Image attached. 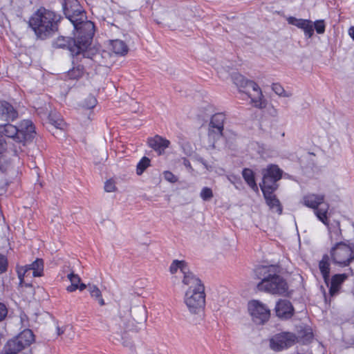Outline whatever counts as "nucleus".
I'll return each mask as SVG.
<instances>
[{"label":"nucleus","instance_id":"nucleus-1","mask_svg":"<svg viewBox=\"0 0 354 354\" xmlns=\"http://www.w3.org/2000/svg\"><path fill=\"white\" fill-rule=\"evenodd\" d=\"M84 28L74 27V37L59 36L53 41L55 48L68 49L73 56V64L82 58H88L90 47L95 34V25L86 23Z\"/></svg>","mask_w":354,"mask_h":354},{"label":"nucleus","instance_id":"nucleus-2","mask_svg":"<svg viewBox=\"0 0 354 354\" xmlns=\"http://www.w3.org/2000/svg\"><path fill=\"white\" fill-rule=\"evenodd\" d=\"M281 268L278 264L257 265L252 271L253 278L259 280L257 288L259 291L281 295L288 289L285 279L280 275Z\"/></svg>","mask_w":354,"mask_h":354},{"label":"nucleus","instance_id":"nucleus-3","mask_svg":"<svg viewBox=\"0 0 354 354\" xmlns=\"http://www.w3.org/2000/svg\"><path fill=\"white\" fill-rule=\"evenodd\" d=\"M62 19L60 13L41 6L30 17L28 26L37 39L44 40L58 31Z\"/></svg>","mask_w":354,"mask_h":354},{"label":"nucleus","instance_id":"nucleus-4","mask_svg":"<svg viewBox=\"0 0 354 354\" xmlns=\"http://www.w3.org/2000/svg\"><path fill=\"white\" fill-rule=\"evenodd\" d=\"M183 283L188 286L184 297V303L192 314L203 313L205 306V287L201 280L195 275H186Z\"/></svg>","mask_w":354,"mask_h":354},{"label":"nucleus","instance_id":"nucleus-5","mask_svg":"<svg viewBox=\"0 0 354 354\" xmlns=\"http://www.w3.org/2000/svg\"><path fill=\"white\" fill-rule=\"evenodd\" d=\"M331 262L339 268L349 266L354 261V243L350 241H339L331 247Z\"/></svg>","mask_w":354,"mask_h":354},{"label":"nucleus","instance_id":"nucleus-6","mask_svg":"<svg viewBox=\"0 0 354 354\" xmlns=\"http://www.w3.org/2000/svg\"><path fill=\"white\" fill-rule=\"evenodd\" d=\"M234 84L237 86L239 91L245 93L251 100L252 104L257 108L263 107V94L261 88L254 81L246 79L239 73H234L232 75Z\"/></svg>","mask_w":354,"mask_h":354},{"label":"nucleus","instance_id":"nucleus-7","mask_svg":"<svg viewBox=\"0 0 354 354\" xmlns=\"http://www.w3.org/2000/svg\"><path fill=\"white\" fill-rule=\"evenodd\" d=\"M63 10L66 17L69 19L74 27L84 28L86 23L95 25L87 19L86 12L78 0H63Z\"/></svg>","mask_w":354,"mask_h":354},{"label":"nucleus","instance_id":"nucleus-8","mask_svg":"<svg viewBox=\"0 0 354 354\" xmlns=\"http://www.w3.org/2000/svg\"><path fill=\"white\" fill-rule=\"evenodd\" d=\"M303 204L312 209L318 220L322 223L326 222V214H328L329 204L325 202L324 194H308L302 198Z\"/></svg>","mask_w":354,"mask_h":354},{"label":"nucleus","instance_id":"nucleus-9","mask_svg":"<svg viewBox=\"0 0 354 354\" xmlns=\"http://www.w3.org/2000/svg\"><path fill=\"white\" fill-rule=\"evenodd\" d=\"M32 331L25 329L5 344L2 354H17L28 347L35 340Z\"/></svg>","mask_w":354,"mask_h":354},{"label":"nucleus","instance_id":"nucleus-10","mask_svg":"<svg viewBox=\"0 0 354 354\" xmlns=\"http://www.w3.org/2000/svg\"><path fill=\"white\" fill-rule=\"evenodd\" d=\"M248 312L251 319L256 325H264L271 315L268 306L258 299H252L248 302Z\"/></svg>","mask_w":354,"mask_h":354},{"label":"nucleus","instance_id":"nucleus-11","mask_svg":"<svg viewBox=\"0 0 354 354\" xmlns=\"http://www.w3.org/2000/svg\"><path fill=\"white\" fill-rule=\"evenodd\" d=\"M44 261L41 258H37L32 263L25 266H17V272L19 279V283L23 286H30V284L26 283L25 278L30 274L32 277H40L44 275Z\"/></svg>","mask_w":354,"mask_h":354},{"label":"nucleus","instance_id":"nucleus-12","mask_svg":"<svg viewBox=\"0 0 354 354\" xmlns=\"http://www.w3.org/2000/svg\"><path fill=\"white\" fill-rule=\"evenodd\" d=\"M225 115L223 113H217L211 118L208 128V140L212 148L216 147V143L223 136L224 122Z\"/></svg>","mask_w":354,"mask_h":354},{"label":"nucleus","instance_id":"nucleus-13","mask_svg":"<svg viewBox=\"0 0 354 354\" xmlns=\"http://www.w3.org/2000/svg\"><path fill=\"white\" fill-rule=\"evenodd\" d=\"M262 182L260 183L261 189H268L270 187L278 189L277 182L282 178L283 170L277 165L270 164L262 170Z\"/></svg>","mask_w":354,"mask_h":354},{"label":"nucleus","instance_id":"nucleus-14","mask_svg":"<svg viewBox=\"0 0 354 354\" xmlns=\"http://www.w3.org/2000/svg\"><path fill=\"white\" fill-rule=\"evenodd\" d=\"M297 336L291 332H281L273 335L269 340L270 347L274 351H281L293 346Z\"/></svg>","mask_w":354,"mask_h":354},{"label":"nucleus","instance_id":"nucleus-15","mask_svg":"<svg viewBox=\"0 0 354 354\" xmlns=\"http://www.w3.org/2000/svg\"><path fill=\"white\" fill-rule=\"evenodd\" d=\"M19 143L24 146L26 142L31 141L35 134V127L30 120H23L19 124Z\"/></svg>","mask_w":354,"mask_h":354},{"label":"nucleus","instance_id":"nucleus-16","mask_svg":"<svg viewBox=\"0 0 354 354\" xmlns=\"http://www.w3.org/2000/svg\"><path fill=\"white\" fill-rule=\"evenodd\" d=\"M276 315L281 319H290L295 313L292 303L287 299H279L275 306Z\"/></svg>","mask_w":354,"mask_h":354},{"label":"nucleus","instance_id":"nucleus-17","mask_svg":"<svg viewBox=\"0 0 354 354\" xmlns=\"http://www.w3.org/2000/svg\"><path fill=\"white\" fill-rule=\"evenodd\" d=\"M277 189H272L270 187L268 189H261L266 204L269 208L279 214H281L283 212L282 205L277 198L274 192Z\"/></svg>","mask_w":354,"mask_h":354},{"label":"nucleus","instance_id":"nucleus-18","mask_svg":"<svg viewBox=\"0 0 354 354\" xmlns=\"http://www.w3.org/2000/svg\"><path fill=\"white\" fill-rule=\"evenodd\" d=\"M17 110L8 101L0 100V120L5 122H13L17 119Z\"/></svg>","mask_w":354,"mask_h":354},{"label":"nucleus","instance_id":"nucleus-19","mask_svg":"<svg viewBox=\"0 0 354 354\" xmlns=\"http://www.w3.org/2000/svg\"><path fill=\"white\" fill-rule=\"evenodd\" d=\"M348 274L346 273L335 274L329 278L328 285V293L329 295L333 297L337 295L341 289L343 283L347 279Z\"/></svg>","mask_w":354,"mask_h":354},{"label":"nucleus","instance_id":"nucleus-20","mask_svg":"<svg viewBox=\"0 0 354 354\" xmlns=\"http://www.w3.org/2000/svg\"><path fill=\"white\" fill-rule=\"evenodd\" d=\"M147 142L149 147L157 152L158 155L163 154L165 149L168 148L170 145L169 140L159 135L148 138Z\"/></svg>","mask_w":354,"mask_h":354},{"label":"nucleus","instance_id":"nucleus-21","mask_svg":"<svg viewBox=\"0 0 354 354\" xmlns=\"http://www.w3.org/2000/svg\"><path fill=\"white\" fill-rule=\"evenodd\" d=\"M289 24L297 26L304 30L306 37L310 38L314 33V28L312 21L308 19H297L295 17H289L287 19Z\"/></svg>","mask_w":354,"mask_h":354},{"label":"nucleus","instance_id":"nucleus-22","mask_svg":"<svg viewBox=\"0 0 354 354\" xmlns=\"http://www.w3.org/2000/svg\"><path fill=\"white\" fill-rule=\"evenodd\" d=\"M323 224L327 227L329 239L331 242L339 241L342 238V232L339 221L333 220L330 223L328 214H326V222Z\"/></svg>","mask_w":354,"mask_h":354},{"label":"nucleus","instance_id":"nucleus-23","mask_svg":"<svg viewBox=\"0 0 354 354\" xmlns=\"http://www.w3.org/2000/svg\"><path fill=\"white\" fill-rule=\"evenodd\" d=\"M330 254H324L319 262V269L326 285H328L330 273Z\"/></svg>","mask_w":354,"mask_h":354},{"label":"nucleus","instance_id":"nucleus-24","mask_svg":"<svg viewBox=\"0 0 354 354\" xmlns=\"http://www.w3.org/2000/svg\"><path fill=\"white\" fill-rule=\"evenodd\" d=\"M0 133L8 138H12L16 142L19 143V129L17 127L10 123L1 124Z\"/></svg>","mask_w":354,"mask_h":354},{"label":"nucleus","instance_id":"nucleus-25","mask_svg":"<svg viewBox=\"0 0 354 354\" xmlns=\"http://www.w3.org/2000/svg\"><path fill=\"white\" fill-rule=\"evenodd\" d=\"M110 50L115 55L124 56L127 54L129 48L123 41L115 39L110 41Z\"/></svg>","mask_w":354,"mask_h":354},{"label":"nucleus","instance_id":"nucleus-26","mask_svg":"<svg viewBox=\"0 0 354 354\" xmlns=\"http://www.w3.org/2000/svg\"><path fill=\"white\" fill-rule=\"evenodd\" d=\"M242 177L246 184L254 191L258 192L259 188L255 180V174L252 169L244 168L242 171Z\"/></svg>","mask_w":354,"mask_h":354},{"label":"nucleus","instance_id":"nucleus-27","mask_svg":"<svg viewBox=\"0 0 354 354\" xmlns=\"http://www.w3.org/2000/svg\"><path fill=\"white\" fill-rule=\"evenodd\" d=\"M180 270L183 274V278L186 275H194L189 271L187 263L185 261L174 260L169 267V271L171 274H175L178 270Z\"/></svg>","mask_w":354,"mask_h":354},{"label":"nucleus","instance_id":"nucleus-28","mask_svg":"<svg viewBox=\"0 0 354 354\" xmlns=\"http://www.w3.org/2000/svg\"><path fill=\"white\" fill-rule=\"evenodd\" d=\"M19 151L16 147L11 149H7V143L6 140L0 137V157L1 158H8L11 159L12 156L17 157L18 156Z\"/></svg>","mask_w":354,"mask_h":354},{"label":"nucleus","instance_id":"nucleus-29","mask_svg":"<svg viewBox=\"0 0 354 354\" xmlns=\"http://www.w3.org/2000/svg\"><path fill=\"white\" fill-rule=\"evenodd\" d=\"M75 62L74 66L70 69L67 73V77L70 80H78L82 77L84 73V67L82 64Z\"/></svg>","mask_w":354,"mask_h":354},{"label":"nucleus","instance_id":"nucleus-30","mask_svg":"<svg viewBox=\"0 0 354 354\" xmlns=\"http://www.w3.org/2000/svg\"><path fill=\"white\" fill-rule=\"evenodd\" d=\"M88 290L91 297L96 299L101 306L105 305L104 300L102 298V292L96 285L88 284Z\"/></svg>","mask_w":354,"mask_h":354},{"label":"nucleus","instance_id":"nucleus-31","mask_svg":"<svg viewBox=\"0 0 354 354\" xmlns=\"http://www.w3.org/2000/svg\"><path fill=\"white\" fill-rule=\"evenodd\" d=\"M68 279L70 280L71 284L66 287V290L68 292H73L77 290V285L81 281V279L78 274L71 272L68 274Z\"/></svg>","mask_w":354,"mask_h":354},{"label":"nucleus","instance_id":"nucleus-32","mask_svg":"<svg viewBox=\"0 0 354 354\" xmlns=\"http://www.w3.org/2000/svg\"><path fill=\"white\" fill-rule=\"evenodd\" d=\"M150 159L146 156L142 157L138 162L136 167V173L138 175H141L145 170L150 166Z\"/></svg>","mask_w":354,"mask_h":354},{"label":"nucleus","instance_id":"nucleus-33","mask_svg":"<svg viewBox=\"0 0 354 354\" xmlns=\"http://www.w3.org/2000/svg\"><path fill=\"white\" fill-rule=\"evenodd\" d=\"M97 103L96 97L92 95H89L84 102V106L88 109H93Z\"/></svg>","mask_w":354,"mask_h":354},{"label":"nucleus","instance_id":"nucleus-34","mask_svg":"<svg viewBox=\"0 0 354 354\" xmlns=\"http://www.w3.org/2000/svg\"><path fill=\"white\" fill-rule=\"evenodd\" d=\"M273 91L279 96L288 97L291 94L287 93L283 87L279 83H273L272 86Z\"/></svg>","mask_w":354,"mask_h":354},{"label":"nucleus","instance_id":"nucleus-35","mask_svg":"<svg viewBox=\"0 0 354 354\" xmlns=\"http://www.w3.org/2000/svg\"><path fill=\"white\" fill-rule=\"evenodd\" d=\"M200 195L203 201H209L213 197V192L211 188L205 187L202 189Z\"/></svg>","mask_w":354,"mask_h":354},{"label":"nucleus","instance_id":"nucleus-36","mask_svg":"<svg viewBox=\"0 0 354 354\" xmlns=\"http://www.w3.org/2000/svg\"><path fill=\"white\" fill-rule=\"evenodd\" d=\"M315 29L317 34H323L325 32L326 26L324 20H317L315 22Z\"/></svg>","mask_w":354,"mask_h":354},{"label":"nucleus","instance_id":"nucleus-37","mask_svg":"<svg viewBox=\"0 0 354 354\" xmlns=\"http://www.w3.org/2000/svg\"><path fill=\"white\" fill-rule=\"evenodd\" d=\"M104 190L106 192H113L116 190L115 182L114 180L109 179L105 182Z\"/></svg>","mask_w":354,"mask_h":354},{"label":"nucleus","instance_id":"nucleus-38","mask_svg":"<svg viewBox=\"0 0 354 354\" xmlns=\"http://www.w3.org/2000/svg\"><path fill=\"white\" fill-rule=\"evenodd\" d=\"M163 176L168 182L174 183L178 181V178L170 171H165L163 172Z\"/></svg>","mask_w":354,"mask_h":354},{"label":"nucleus","instance_id":"nucleus-39","mask_svg":"<svg viewBox=\"0 0 354 354\" xmlns=\"http://www.w3.org/2000/svg\"><path fill=\"white\" fill-rule=\"evenodd\" d=\"M8 267V261L6 257L0 254V274L6 271Z\"/></svg>","mask_w":354,"mask_h":354},{"label":"nucleus","instance_id":"nucleus-40","mask_svg":"<svg viewBox=\"0 0 354 354\" xmlns=\"http://www.w3.org/2000/svg\"><path fill=\"white\" fill-rule=\"evenodd\" d=\"M8 310L6 304L0 302V322L3 321L7 317Z\"/></svg>","mask_w":354,"mask_h":354},{"label":"nucleus","instance_id":"nucleus-41","mask_svg":"<svg viewBox=\"0 0 354 354\" xmlns=\"http://www.w3.org/2000/svg\"><path fill=\"white\" fill-rule=\"evenodd\" d=\"M11 159L8 158H1L0 157V169L4 166V165L7 164L10 162Z\"/></svg>","mask_w":354,"mask_h":354},{"label":"nucleus","instance_id":"nucleus-42","mask_svg":"<svg viewBox=\"0 0 354 354\" xmlns=\"http://www.w3.org/2000/svg\"><path fill=\"white\" fill-rule=\"evenodd\" d=\"M88 287L85 283L80 282V283L77 285V290H80V291L84 290Z\"/></svg>","mask_w":354,"mask_h":354},{"label":"nucleus","instance_id":"nucleus-43","mask_svg":"<svg viewBox=\"0 0 354 354\" xmlns=\"http://www.w3.org/2000/svg\"><path fill=\"white\" fill-rule=\"evenodd\" d=\"M348 34L350 37L354 40V26H351L348 29Z\"/></svg>","mask_w":354,"mask_h":354}]
</instances>
